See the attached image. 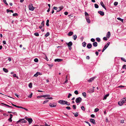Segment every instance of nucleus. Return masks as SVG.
Wrapping results in <instances>:
<instances>
[{
  "label": "nucleus",
  "instance_id": "37998d69",
  "mask_svg": "<svg viewBox=\"0 0 126 126\" xmlns=\"http://www.w3.org/2000/svg\"><path fill=\"white\" fill-rule=\"evenodd\" d=\"M91 40L92 42H94L95 41V39L93 38H91Z\"/></svg>",
  "mask_w": 126,
  "mask_h": 126
},
{
  "label": "nucleus",
  "instance_id": "5fc2aeb1",
  "mask_svg": "<svg viewBox=\"0 0 126 126\" xmlns=\"http://www.w3.org/2000/svg\"><path fill=\"white\" fill-rule=\"evenodd\" d=\"M32 93H31L29 96H28V97L29 98H31L32 96Z\"/></svg>",
  "mask_w": 126,
  "mask_h": 126
},
{
  "label": "nucleus",
  "instance_id": "7ed1b4c3",
  "mask_svg": "<svg viewBox=\"0 0 126 126\" xmlns=\"http://www.w3.org/2000/svg\"><path fill=\"white\" fill-rule=\"evenodd\" d=\"M82 98L79 97L76 98V102L77 103H80L82 101Z\"/></svg>",
  "mask_w": 126,
  "mask_h": 126
},
{
  "label": "nucleus",
  "instance_id": "13d9d810",
  "mask_svg": "<svg viewBox=\"0 0 126 126\" xmlns=\"http://www.w3.org/2000/svg\"><path fill=\"white\" fill-rule=\"evenodd\" d=\"M10 119H12V117L13 115L12 114H10Z\"/></svg>",
  "mask_w": 126,
  "mask_h": 126
},
{
  "label": "nucleus",
  "instance_id": "412c9836",
  "mask_svg": "<svg viewBox=\"0 0 126 126\" xmlns=\"http://www.w3.org/2000/svg\"><path fill=\"white\" fill-rule=\"evenodd\" d=\"M73 32H70L68 33V35L69 36H70L72 35L73 34Z\"/></svg>",
  "mask_w": 126,
  "mask_h": 126
},
{
  "label": "nucleus",
  "instance_id": "dca6fc26",
  "mask_svg": "<svg viewBox=\"0 0 126 126\" xmlns=\"http://www.w3.org/2000/svg\"><path fill=\"white\" fill-rule=\"evenodd\" d=\"M63 60L62 59H57L54 60V61L55 62H60L62 61Z\"/></svg>",
  "mask_w": 126,
  "mask_h": 126
},
{
  "label": "nucleus",
  "instance_id": "e433bc0d",
  "mask_svg": "<svg viewBox=\"0 0 126 126\" xmlns=\"http://www.w3.org/2000/svg\"><path fill=\"white\" fill-rule=\"evenodd\" d=\"M99 110L98 108H95L94 109V112H96Z\"/></svg>",
  "mask_w": 126,
  "mask_h": 126
},
{
  "label": "nucleus",
  "instance_id": "ddd939ff",
  "mask_svg": "<svg viewBox=\"0 0 126 126\" xmlns=\"http://www.w3.org/2000/svg\"><path fill=\"white\" fill-rule=\"evenodd\" d=\"M92 47V45L90 43L88 44L87 46V48L89 49H90Z\"/></svg>",
  "mask_w": 126,
  "mask_h": 126
},
{
  "label": "nucleus",
  "instance_id": "e2e57ef3",
  "mask_svg": "<svg viewBox=\"0 0 126 126\" xmlns=\"http://www.w3.org/2000/svg\"><path fill=\"white\" fill-rule=\"evenodd\" d=\"M49 66H50L51 67H52L53 66V64H48Z\"/></svg>",
  "mask_w": 126,
  "mask_h": 126
},
{
  "label": "nucleus",
  "instance_id": "b1692460",
  "mask_svg": "<svg viewBox=\"0 0 126 126\" xmlns=\"http://www.w3.org/2000/svg\"><path fill=\"white\" fill-rule=\"evenodd\" d=\"M82 94L84 97H86V93L85 92H83L82 93Z\"/></svg>",
  "mask_w": 126,
  "mask_h": 126
},
{
  "label": "nucleus",
  "instance_id": "2f4dec72",
  "mask_svg": "<svg viewBox=\"0 0 126 126\" xmlns=\"http://www.w3.org/2000/svg\"><path fill=\"white\" fill-rule=\"evenodd\" d=\"M49 20L47 19V21L46 22V25L47 26H49Z\"/></svg>",
  "mask_w": 126,
  "mask_h": 126
},
{
  "label": "nucleus",
  "instance_id": "1a4fd4ad",
  "mask_svg": "<svg viewBox=\"0 0 126 126\" xmlns=\"http://www.w3.org/2000/svg\"><path fill=\"white\" fill-rule=\"evenodd\" d=\"M54 103H50L49 104V105L51 107H54L56 106V105H54Z\"/></svg>",
  "mask_w": 126,
  "mask_h": 126
},
{
  "label": "nucleus",
  "instance_id": "9d476101",
  "mask_svg": "<svg viewBox=\"0 0 126 126\" xmlns=\"http://www.w3.org/2000/svg\"><path fill=\"white\" fill-rule=\"evenodd\" d=\"M100 4L104 8L105 10H106V9L105 7V6L103 2L102 1H101L100 3Z\"/></svg>",
  "mask_w": 126,
  "mask_h": 126
},
{
  "label": "nucleus",
  "instance_id": "393cba45",
  "mask_svg": "<svg viewBox=\"0 0 126 126\" xmlns=\"http://www.w3.org/2000/svg\"><path fill=\"white\" fill-rule=\"evenodd\" d=\"M73 38L74 40H76L77 38V36L76 35H74L73 36Z\"/></svg>",
  "mask_w": 126,
  "mask_h": 126
},
{
  "label": "nucleus",
  "instance_id": "c85d7f7f",
  "mask_svg": "<svg viewBox=\"0 0 126 126\" xmlns=\"http://www.w3.org/2000/svg\"><path fill=\"white\" fill-rule=\"evenodd\" d=\"M82 46L83 47H85L86 45V43L85 42H84L82 43Z\"/></svg>",
  "mask_w": 126,
  "mask_h": 126
},
{
  "label": "nucleus",
  "instance_id": "bb28decb",
  "mask_svg": "<svg viewBox=\"0 0 126 126\" xmlns=\"http://www.w3.org/2000/svg\"><path fill=\"white\" fill-rule=\"evenodd\" d=\"M39 73H39L38 72H37V73H36L34 75V76L35 77H37L38 76V75L39 74Z\"/></svg>",
  "mask_w": 126,
  "mask_h": 126
},
{
  "label": "nucleus",
  "instance_id": "0eeeda50",
  "mask_svg": "<svg viewBox=\"0 0 126 126\" xmlns=\"http://www.w3.org/2000/svg\"><path fill=\"white\" fill-rule=\"evenodd\" d=\"M85 18L86 19V20L87 21V22L88 23H90V20L89 19V16H87L85 17Z\"/></svg>",
  "mask_w": 126,
  "mask_h": 126
},
{
  "label": "nucleus",
  "instance_id": "6e6552de",
  "mask_svg": "<svg viewBox=\"0 0 126 126\" xmlns=\"http://www.w3.org/2000/svg\"><path fill=\"white\" fill-rule=\"evenodd\" d=\"M27 120L28 121L29 124L31 123L32 121V120L31 118H27Z\"/></svg>",
  "mask_w": 126,
  "mask_h": 126
},
{
  "label": "nucleus",
  "instance_id": "2eb2a0df",
  "mask_svg": "<svg viewBox=\"0 0 126 126\" xmlns=\"http://www.w3.org/2000/svg\"><path fill=\"white\" fill-rule=\"evenodd\" d=\"M63 8V6H62L58 8V9L57 10V12H58L61 10Z\"/></svg>",
  "mask_w": 126,
  "mask_h": 126
},
{
  "label": "nucleus",
  "instance_id": "4c0bfd02",
  "mask_svg": "<svg viewBox=\"0 0 126 126\" xmlns=\"http://www.w3.org/2000/svg\"><path fill=\"white\" fill-rule=\"evenodd\" d=\"M121 59L124 62H126V60L124 58H123V57H122L121 58Z\"/></svg>",
  "mask_w": 126,
  "mask_h": 126
},
{
  "label": "nucleus",
  "instance_id": "ea45409f",
  "mask_svg": "<svg viewBox=\"0 0 126 126\" xmlns=\"http://www.w3.org/2000/svg\"><path fill=\"white\" fill-rule=\"evenodd\" d=\"M118 2H114V6H117L118 4Z\"/></svg>",
  "mask_w": 126,
  "mask_h": 126
},
{
  "label": "nucleus",
  "instance_id": "a19ab883",
  "mask_svg": "<svg viewBox=\"0 0 126 126\" xmlns=\"http://www.w3.org/2000/svg\"><path fill=\"white\" fill-rule=\"evenodd\" d=\"M73 109H75L76 108V106L75 105H73L72 106Z\"/></svg>",
  "mask_w": 126,
  "mask_h": 126
},
{
  "label": "nucleus",
  "instance_id": "338daca9",
  "mask_svg": "<svg viewBox=\"0 0 126 126\" xmlns=\"http://www.w3.org/2000/svg\"><path fill=\"white\" fill-rule=\"evenodd\" d=\"M45 59L47 61H48V59L46 55V57Z\"/></svg>",
  "mask_w": 126,
  "mask_h": 126
},
{
  "label": "nucleus",
  "instance_id": "f3484780",
  "mask_svg": "<svg viewBox=\"0 0 126 126\" xmlns=\"http://www.w3.org/2000/svg\"><path fill=\"white\" fill-rule=\"evenodd\" d=\"M90 121L91 123H92L93 124H95V120L94 119H90Z\"/></svg>",
  "mask_w": 126,
  "mask_h": 126
},
{
  "label": "nucleus",
  "instance_id": "864d4df0",
  "mask_svg": "<svg viewBox=\"0 0 126 126\" xmlns=\"http://www.w3.org/2000/svg\"><path fill=\"white\" fill-rule=\"evenodd\" d=\"M18 15V14L16 13H14L13 14V16H15Z\"/></svg>",
  "mask_w": 126,
  "mask_h": 126
},
{
  "label": "nucleus",
  "instance_id": "de8ad7c7",
  "mask_svg": "<svg viewBox=\"0 0 126 126\" xmlns=\"http://www.w3.org/2000/svg\"><path fill=\"white\" fill-rule=\"evenodd\" d=\"M65 103V104H66L68 106H69L70 105V103H68L67 101H66V102Z\"/></svg>",
  "mask_w": 126,
  "mask_h": 126
},
{
  "label": "nucleus",
  "instance_id": "a211bd4d",
  "mask_svg": "<svg viewBox=\"0 0 126 126\" xmlns=\"http://www.w3.org/2000/svg\"><path fill=\"white\" fill-rule=\"evenodd\" d=\"M109 94H107L106 95H105V96H104V97L103 98V100H105L107 98V97L109 96Z\"/></svg>",
  "mask_w": 126,
  "mask_h": 126
},
{
  "label": "nucleus",
  "instance_id": "774afa93",
  "mask_svg": "<svg viewBox=\"0 0 126 126\" xmlns=\"http://www.w3.org/2000/svg\"><path fill=\"white\" fill-rule=\"evenodd\" d=\"M3 44H6V42L5 41H3Z\"/></svg>",
  "mask_w": 126,
  "mask_h": 126
},
{
  "label": "nucleus",
  "instance_id": "cd10ccee",
  "mask_svg": "<svg viewBox=\"0 0 126 126\" xmlns=\"http://www.w3.org/2000/svg\"><path fill=\"white\" fill-rule=\"evenodd\" d=\"M117 19L119 20L120 21H121V22H123V19L121 18H120V17H118L117 18Z\"/></svg>",
  "mask_w": 126,
  "mask_h": 126
},
{
  "label": "nucleus",
  "instance_id": "bf43d9fd",
  "mask_svg": "<svg viewBox=\"0 0 126 126\" xmlns=\"http://www.w3.org/2000/svg\"><path fill=\"white\" fill-rule=\"evenodd\" d=\"M53 99L52 97H48L47 98H46V99Z\"/></svg>",
  "mask_w": 126,
  "mask_h": 126
},
{
  "label": "nucleus",
  "instance_id": "603ef678",
  "mask_svg": "<svg viewBox=\"0 0 126 126\" xmlns=\"http://www.w3.org/2000/svg\"><path fill=\"white\" fill-rule=\"evenodd\" d=\"M81 109L83 110H85V108L83 106H82L81 107Z\"/></svg>",
  "mask_w": 126,
  "mask_h": 126
},
{
  "label": "nucleus",
  "instance_id": "6ab92c4d",
  "mask_svg": "<svg viewBox=\"0 0 126 126\" xmlns=\"http://www.w3.org/2000/svg\"><path fill=\"white\" fill-rule=\"evenodd\" d=\"M93 45L94 47H96L97 46V43L96 42H94L93 43Z\"/></svg>",
  "mask_w": 126,
  "mask_h": 126
},
{
  "label": "nucleus",
  "instance_id": "72a5a7b5",
  "mask_svg": "<svg viewBox=\"0 0 126 126\" xmlns=\"http://www.w3.org/2000/svg\"><path fill=\"white\" fill-rule=\"evenodd\" d=\"M34 34L36 36H39V35L38 33L35 32L34 33Z\"/></svg>",
  "mask_w": 126,
  "mask_h": 126
},
{
  "label": "nucleus",
  "instance_id": "09e8293b",
  "mask_svg": "<svg viewBox=\"0 0 126 126\" xmlns=\"http://www.w3.org/2000/svg\"><path fill=\"white\" fill-rule=\"evenodd\" d=\"M13 77H16L17 78H18V77L16 76V74H14L13 75Z\"/></svg>",
  "mask_w": 126,
  "mask_h": 126
},
{
  "label": "nucleus",
  "instance_id": "79ce46f5",
  "mask_svg": "<svg viewBox=\"0 0 126 126\" xmlns=\"http://www.w3.org/2000/svg\"><path fill=\"white\" fill-rule=\"evenodd\" d=\"M74 93L76 95L78 94H79L78 91L77 90H76L75 91Z\"/></svg>",
  "mask_w": 126,
  "mask_h": 126
},
{
  "label": "nucleus",
  "instance_id": "a878e982",
  "mask_svg": "<svg viewBox=\"0 0 126 126\" xmlns=\"http://www.w3.org/2000/svg\"><path fill=\"white\" fill-rule=\"evenodd\" d=\"M3 70L5 73H7L8 72V70L5 68H3Z\"/></svg>",
  "mask_w": 126,
  "mask_h": 126
},
{
  "label": "nucleus",
  "instance_id": "20e7f679",
  "mask_svg": "<svg viewBox=\"0 0 126 126\" xmlns=\"http://www.w3.org/2000/svg\"><path fill=\"white\" fill-rule=\"evenodd\" d=\"M29 9L30 10L33 11L35 8L33 6L32 4H31L29 5Z\"/></svg>",
  "mask_w": 126,
  "mask_h": 126
},
{
  "label": "nucleus",
  "instance_id": "7c9ffc66",
  "mask_svg": "<svg viewBox=\"0 0 126 126\" xmlns=\"http://www.w3.org/2000/svg\"><path fill=\"white\" fill-rule=\"evenodd\" d=\"M96 40L98 42H100V38L99 37L96 38Z\"/></svg>",
  "mask_w": 126,
  "mask_h": 126
},
{
  "label": "nucleus",
  "instance_id": "9b49d317",
  "mask_svg": "<svg viewBox=\"0 0 126 126\" xmlns=\"http://www.w3.org/2000/svg\"><path fill=\"white\" fill-rule=\"evenodd\" d=\"M98 13L100 14V15L102 16H103L104 15V12L101 11H98Z\"/></svg>",
  "mask_w": 126,
  "mask_h": 126
},
{
  "label": "nucleus",
  "instance_id": "8fccbe9b",
  "mask_svg": "<svg viewBox=\"0 0 126 126\" xmlns=\"http://www.w3.org/2000/svg\"><path fill=\"white\" fill-rule=\"evenodd\" d=\"M41 25L44 26V21H43L41 23Z\"/></svg>",
  "mask_w": 126,
  "mask_h": 126
},
{
  "label": "nucleus",
  "instance_id": "c03bdc74",
  "mask_svg": "<svg viewBox=\"0 0 126 126\" xmlns=\"http://www.w3.org/2000/svg\"><path fill=\"white\" fill-rule=\"evenodd\" d=\"M48 101H49L48 100H46L44 101L43 103V104H45V103L48 102Z\"/></svg>",
  "mask_w": 126,
  "mask_h": 126
},
{
  "label": "nucleus",
  "instance_id": "69168bd1",
  "mask_svg": "<svg viewBox=\"0 0 126 126\" xmlns=\"http://www.w3.org/2000/svg\"><path fill=\"white\" fill-rule=\"evenodd\" d=\"M99 53L97 51H96L95 52V54L96 56H98V54Z\"/></svg>",
  "mask_w": 126,
  "mask_h": 126
},
{
  "label": "nucleus",
  "instance_id": "f257e3e1",
  "mask_svg": "<svg viewBox=\"0 0 126 126\" xmlns=\"http://www.w3.org/2000/svg\"><path fill=\"white\" fill-rule=\"evenodd\" d=\"M126 102V97H124L121 99V100L118 102V104L120 106H122L124 103Z\"/></svg>",
  "mask_w": 126,
  "mask_h": 126
},
{
  "label": "nucleus",
  "instance_id": "f03ea898",
  "mask_svg": "<svg viewBox=\"0 0 126 126\" xmlns=\"http://www.w3.org/2000/svg\"><path fill=\"white\" fill-rule=\"evenodd\" d=\"M110 44V42H109L105 45L102 50V52H103L107 48Z\"/></svg>",
  "mask_w": 126,
  "mask_h": 126
},
{
  "label": "nucleus",
  "instance_id": "4468645a",
  "mask_svg": "<svg viewBox=\"0 0 126 126\" xmlns=\"http://www.w3.org/2000/svg\"><path fill=\"white\" fill-rule=\"evenodd\" d=\"M110 36V32H108L106 36L107 38H109Z\"/></svg>",
  "mask_w": 126,
  "mask_h": 126
},
{
  "label": "nucleus",
  "instance_id": "c9c22d12",
  "mask_svg": "<svg viewBox=\"0 0 126 126\" xmlns=\"http://www.w3.org/2000/svg\"><path fill=\"white\" fill-rule=\"evenodd\" d=\"M85 15L86 16V17L87 16H89V14H88L86 12H85Z\"/></svg>",
  "mask_w": 126,
  "mask_h": 126
},
{
  "label": "nucleus",
  "instance_id": "c756f323",
  "mask_svg": "<svg viewBox=\"0 0 126 126\" xmlns=\"http://www.w3.org/2000/svg\"><path fill=\"white\" fill-rule=\"evenodd\" d=\"M49 35V32H47V33L45 34V36L46 37H47Z\"/></svg>",
  "mask_w": 126,
  "mask_h": 126
},
{
  "label": "nucleus",
  "instance_id": "f704fd0d",
  "mask_svg": "<svg viewBox=\"0 0 126 126\" xmlns=\"http://www.w3.org/2000/svg\"><path fill=\"white\" fill-rule=\"evenodd\" d=\"M94 7L95 8H98L99 6L97 4H94Z\"/></svg>",
  "mask_w": 126,
  "mask_h": 126
},
{
  "label": "nucleus",
  "instance_id": "58836bf2",
  "mask_svg": "<svg viewBox=\"0 0 126 126\" xmlns=\"http://www.w3.org/2000/svg\"><path fill=\"white\" fill-rule=\"evenodd\" d=\"M38 60L37 58H36L34 59V61L35 62H38Z\"/></svg>",
  "mask_w": 126,
  "mask_h": 126
},
{
  "label": "nucleus",
  "instance_id": "0e129e2a",
  "mask_svg": "<svg viewBox=\"0 0 126 126\" xmlns=\"http://www.w3.org/2000/svg\"><path fill=\"white\" fill-rule=\"evenodd\" d=\"M64 14L65 15H67L68 14V13L67 12H64Z\"/></svg>",
  "mask_w": 126,
  "mask_h": 126
},
{
  "label": "nucleus",
  "instance_id": "aec40b11",
  "mask_svg": "<svg viewBox=\"0 0 126 126\" xmlns=\"http://www.w3.org/2000/svg\"><path fill=\"white\" fill-rule=\"evenodd\" d=\"M94 79V78H91L89 79L88 80V81L89 82H91Z\"/></svg>",
  "mask_w": 126,
  "mask_h": 126
},
{
  "label": "nucleus",
  "instance_id": "f8f14e48",
  "mask_svg": "<svg viewBox=\"0 0 126 126\" xmlns=\"http://www.w3.org/2000/svg\"><path fill=\"white\" fill-rule=\"evenodd\" d=\"M66 44L68 47L71 46L72 45V43L71 41H70L68 43H66Z\"/></svg>",
  "mask_w": 126,
  "mask_h": 126
},
{
  "label": "nucleus",
  "instance_id": "a18cd8bd",
  "mask_svg": "<svg viewBox=\"0 0 126 126\" xmlns=\"http://www.w3.org/2000/svg\"><path fill=\"white\" fill-rule=\"evenodd\" d=\"M85 122L86 123L88 124V125L89 126H91V125L89 123L88 121H85Z\"/></svg>",
  "mask_w": 126,
  "mask_h": 126
},
{
  "label": "nucleus",
  "instance_id": "6e6d98bb",
  "mask_svg": "<svg viewBox=\"0 0 126 126\" xmlns=\"http://www.w3.org/2000/svg\"><path fill=\"white\" fill-rule=\"evenodd\" d=\"M71 96H72V94H71L69 93L68 94V96L67 97L68 98H70V97Z\"/></svg>",
  "mask_w": 126,
  "mask_h": 126
},
{
  "label": "nucleus",
  "instance_id": "680f3d73",
  "mask_svg": "<svg viewBox=\"0 0 126 126\" xmlns=\"http://www.w3.org/2000/svg\"><path fill=\"white\" fill-rule=\"evenodd\" d=\"M66 108L68 110H70L71 109V108L70 107H66Z\"/></svg>",
  "mask_w": 126,
  "mask_h": 126
},
{
  "label": "nucleus",
  "instance_id": "4be33fe9",
  "mask_svg": "<svg viewBox=\"0 0 126 126\" xmlns=\"http://www.w3.org/2000/svg\"><path fill=\"white\" fill-rule=\"evenodd\" d=\"M73 113L74 114V116L75 117H77L79 115L78 113V112H76V113L73 112Z\"/></svg>",
  "mask_w": 126,
  "mask_h": 126
},
{
  "label": "nucleus",
  "instance_id": "052dcab7",
  "mask_svg": "<svg viewBox=\"0 0 126 126\" xmlns=\"http://www.w3.org/2000/svg\"><path fill=\"white\" fill-rule=\"evenodd\" d=\"M91 117L92 118H94L95 117V115L93 114H92L91 115Z\"/></svg>",
  "mask_w": 126,
  "mask_h": 126
},
{
  "label": "nucleus",
  "instance_id": "473e14b6",
  "mask_svg": "<svg viewBox=\"0 0 126 126\" xmlns=\"http://www.w3.org/2000/svg\"><path fill=\"white\" fill-rule=\"evenodd\" d=\"M29 86L30 88H31L32 87V83H29Z\"/></svg>",
  "mask_w": 126,
  "mask_h": 126
},
{
  "label": "nucleus",
  "instance_id": "3c124183",
  "mask_svg": "<svg viewBox=\"0 0 126 126\" xmlns=\"http://www.w3.org/2000/svg\"><path fill=\"white\" fill-rule=\"evenodd\" d=\"M122 68H123V69H126V65H124L122 67Z\"/></svg>",
  "mask_w": 126,
  "mask_h": 126
},
{
  "label": "nucleus",
  "instance_id": "5701e85b",
  "mask_svg": "<svg viewBox=\"0 0 126 126\" xmlns=\"http://www.w3.org/2000/svg\"><path fill=\"white\" fill-rule=\"evenodd\" d=\"M12 105H13V106H14L15 107H17V108H23V107H21L17 106L16 105H14V104H12Z\"/></svg>",
  "mask_w": 126,
  "mask_h": 126
},
{
  "label": "nucleus",
  "instance_id": "4d7b16f0",
  "mask_svg": "<svg viewBox=\"0 0 126 126\" xmlns=\"http://www.w3.org/2000/svg\"><path fill=\"white\" fill-rule=\"evenodd\" d=\"M53 9L55 10H57L58 9V8L56 7H54Z\"/></svg>",
  "mask_w": 126,
  "mask_h": 126
},
{
  "label": "nucleus",
  "instance_id": "423d86ee",
  "mask_svg": "<svg viewBox=\"0 0 126 126\" xmlns=\"http://www.w3.org/2000/svg\"><path fill=\"white\" fill-rule=\"evenodd\" d=\"M26 121L24 119H20L17 122V123L21 122L22 123H26Z\"/></svg>",
  "mask_w": 126,
  "mask_h": 126
},
{
  "label": "nucleus",
  "instance_id": "39448f33",
  "mask_svg": "<svg viewBox=\"0 0 126 126\" xmlns=\"http://www.w3.org/2000/svg\"><path fill=\"white\" fill-rule=\"evenodd\" d=\"M58 102L61 104L64 105L65 104V103L66 102V101L63 100H61L59 101Z\"/></svg>",
  "mask_w": 126,
  "mask_h": 126
},
{
  "label": "nucleus",
  "instance_id": "49530a36",
  "mask_svg": "<svg viewBox=\"0 0 126 126\" xmlns=\"http://www.w3.org/2000/svg\"><path fill=\"white\" fill-rule=\"evenodd\" d=\"M107 37H104L103 38V40H105L106 41H107Z\"/></svg>",
  "mask_w": 126,
  "mask_h": 126
}]
</instances>
